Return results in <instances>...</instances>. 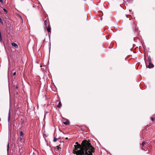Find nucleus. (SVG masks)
<instances>
[{
  "label": "nucleus",
  "mask_w": 155,
  "mask_h": 155,
  "mask_svg": "<svg viewBox=\"0 0 155 155\" xmlns=\"http://www.w3.org/2000/svg\"><path fill=\"white\" fill-rule=\"evenodd\" d=\"M46 28L47 30V31L48 32H50L51 31V29L49 27V26H46Z\"/></svg>",
  "instance_id": "423d86ee"
},
{
  "label": "nucleus",
  "mask_w": 155,
  "mask_h": 155,
  "mask_svg": "<svg viewBox=\"0 0 155 155\" xmlns=\"http://www.w3.org/2000/svg\"><path fill=\"white\" fill-rule=\"evenodd\" d=\"M151 119L153 121H155V115H154L153 117H151Z\"/></svg>",
  "instance_id": "f8f14e48"
},
{
  "label": "nucleus",
  "mask_w": 155,
  "mask_h": 155,
  "mask_svg": "<svg viewBox=\"0 0 155 155\" xmlns=\"http://www.w3.org/2000/svg\"><path fill=\"white\" fill-rule=\"evenodd\" d=\"M0 2H2V3L3 2V0H0Z\"/></svg>",
  "instance_id": "aec40b11"
},
{
  "label": "nucleus",
  "mask_w": 155,
  "mask_h": 155,
  "mask_svg": "<svg viewBox=\"0 0 155 155\" xmlns=\"http://www.w3.org/2000/svg\"><path fill=\"white\" fill-rule=\"evenodd\" d=\"M45 25H46V26H49L48 25V21L47 20H45Z\"/></svg>",
  "instance_id": "ddd939ff"
},
{
  "label": "nucleus",
  "mask_w": 155,
  "mask_h": 155,
  "mask_svg": "<svg viewBox=\"0 0 155 155\" xmlns=\"http://www.w3.org/2000/svg\"><path fill=\"white\" fill-rule=\"evenodd\" d=\"M57 138H55L54 137V138L53 141L54 142H56L57 141Z\"/></svg>",
  "instance_id": "2eb2a0df"
},
{
  "label": "nucleus",
  "mask_w": 155,
  "mask_h": 155,
  "mask_svg": "<svg viewBox=\"0 0 155 155\" xmlns=\"http://www.w3.org/2000/svg\"><path fill=\"white\" fill-rule=\"evenodd\" d=\"M66 139H68V138H66Z\"/></svg>",
  "instance_id": "b1692460"
},
{
  "label": "nucleus",
  "mask_w": 155,
  "mask_h": 155,
  "mask_svg": "<svg viewBox=\"0 0 155 155\" xmlns=\"http://www.w3.org/2000/svg\"><path fill=\"white\" fill-rule=\"evenodd\" d=\"M3 10H4V11L6 12V13H7L8 12V11L6 9H5V8H3Z\"/></svg>",
  "instance_id": "dca6fc26"
},
{
  "label": "nucleus",
  "mask_w": 155,
  "mask_h": 155,
  "mask_svg": "<svg viewBox=\"0 0 155 155\" xmlns=\"http://www.w3.org/2000/svg\"><path fill=\"white\" fill-rule=\"evenodd\" d=\"M16 72H14L13 74V76H15L16 75Z\"/></svg>",
  "instance_id": "f3484780"
},
{
  "label": "nucleus",
  "mask_w": 155,
  "mask_h": 155,
  "mask_svg": "<svg viewBox=\"0 0 155 155\" xmlns=\"http://www.w3.org/2000/svg\"><path fill=\"white\" fill-rule=\"evenodd\" d=\"M20 135L21 137H23L24 136V134L22 131H21L20 133Z\"/></svg>",
  "instance_id": "9d476101"
},
{
  "label": "nucleus",
  "mask_w": 155,
  "mask_h": 155,
  "mask_svg": "<svg viewBox=\"0 0 155 155\" xmlns=\"http://www.w3.org/2000/svg\"><path fill=\"white\" fill-rule=\"evenodd\" d=\"M10 119H11V110H10V109L9 112H8V122H9Z\"/></svg>",
  "instance_id": "7ed1b4c3"
},
{
  "label": "nucleus",
  "mask_w": 155,
  "mask_h": 155,
  "mask_svg": "<svg viewBox=\"0 0 155 155\" xmlns=\"http://www.w3.org/2000/svg\"><path fill=\"white\" fill-rule=\"evenodd\" d=\"M149 65H148V68H152L154 67L152 63V62L150 63L148 62Z\"/></svg>",
  "instance_id": "20e7f679"
},
{
  "label": "nucleus",
  "mask_w": 155,
  "mask_h": 155,
  "mask_svg": "<svg viewBox=\"0 0 155 155\" xmlns=\"http://www.w3.org/2000/svg\"><path fill=\"white\" fill-rule=\"evenodd\" d=\"M9 150V143H8L7 145V155L8 154V151Z\"/></svg>",
  "instance_id": "0eeeda50"
},
{
  "label": "nucleus",
  "mask_w": 155,
  "mask_h": 155,
  "mask_svg": "<svg viewBox=\"0 0 155 155\" xmlns=\"http://www.w3.org/2000/svg\"><path fill=\"white\" fill-rule=\"evenodd\" d=\"M21 124H23L24 123V120L22 119H21Z\"/></svg>",
  "instance_id": "4468645a"
},
{
  "label": "nucleus",
  "mask_w": 155,
  "mask_h": 155,
  "mask_svg": "<svg viewBox=\"0 0 155 155\" xmlns=\"http://www.w3.org/2000/svg\"><path fill=\"white\" fill-rule=\"evenodd\" d=\"M146 66H147V63H146Z\"/></svg>",
  "instance_id": "5701e85b"
},
{
  "label": "nucleus",
  "mask_w": 155,
  "mask_h": 155,
  "mask_svg": "<svg viewBox=\"0 0 155 155\" xmlns=\"http://www.w3.org/2000/svg\"><path fill=\"white\" fill-rule=\"evenodd\" d=\"M62 105L61 103L60 102H59L58 104L57 105V107L58 108H60Z\"/></svg>",
  "instance_id": "1a4fd4ad"
},
{
  "label": "nucleus",
  "mask_w": 155,
  "mask_h": 155,
  "mask_svg": "<svg viewBox=\"0 0 155 155\" xmlns=\"http://www.w3.org/2000/svg\"><path fill=\"white\" fill-rule=\"evenodd\" d=\"M22 137H20V140H22Z\"/></svg>",
  "instance_id": "a211bd4d"
},
{
  "label": "nucleus",
  "mask_w": 155,
  "mask_h": 155,
  "mask_svg": "<svg viewBox=\"0 0 155 155\" xmlns=\"http://www.w3.org/2000/svg\"><path fill=\"white\" fill-rule=\"evenodd\" d=\"M73 148L74 154L76 155H93L94 148L86 140L83 141L81 145L78 142H76Z\"/></svg>",
  "instance_id": "f257e3e1"
},
{
  "label": "nucleus",
  "mask_w": 155,
  "mask_h": 155,
  "mask_svg": "<svg viewBox=\"0 0 155 155\" xmlns=\"http://www.w3.org/2000/svg\"><path fill=\"white\" fill-rule=\"evenodd\" d=\"M129 10L130 12L131 11H132L131 10H130V9Z\"/></svg>",
  "instance_id": "4be33fe9"
},
{
  "label": "nucleus",
  "mask_w": 155,
  "mask_h": 155,
  "mask_svg": "<svg viewBox=\"0 0 155 155\" xmlns=\"http://www.w3.org/2000/svg\"><path fill=\"white\" fill-rule=\"evenodd\" d=\"M17 87H16V88H17Z\"/></svg>",
  "instance_id": "393cba45"
},
{
  "label": "nucleus",
  "mask_w": 155,
  "mask_h": 155,
  "mask_svg": "<svg viewBox=\"0 0 155 155\" xmlns=\"http://www.w3.org/2000/svg\"><path fill=\"white\" fill-rule=\"evenodd\" d=\"M148 61L147 62H149L150 63L151 62V57L150 56H149L148 57Z\"/></svg>",
  "instance_id": "6e6552de"
},
{
  "label": "nucleus",
  "mask_w": 155,
  "mask_h": 155,
  "mask_svg": "<svg viewBox=\"0 0 155 155\" xmlns=\"http://www.w3.org/2000/svg\"><path fill=\"white\" fill-rule=\"evenodd\" d=\"M11 45L13 47H14L15 48H17L18 47V45L15 43H12Z\"/></svg>",
  "instance_id": "39448f33"
},
{
  "label": "nucleus",
  "mask_w": 155,
  "mask_h": 155,
  "mask_svg": "<svg viewBox=\"0 0 155 155\" xmlns=\"http://www.w3.org/2000/svg\"><path fill=\"white\" fill-rule=\"evenodd\" d=\"M64 124L67 125L69 124V122L68 121H66L65 122H64Z\"/></svg>",
  "instance_id": "9b49d317"
},
{
  "label": "nucleus",
  "mask_w": 155,
  "mask_h": 155,
  "mask_svg": "<svg viewBox=\"0 0 155 155\" xmlns=\"http://www.w3.org/2000/svg\"><path fill=\"white\" fill-rule=\"evenodd\" d=\"M57 147H58L57 149H58V150H59V148H60L58 146H57Z\"/></svg>",
  "instance_id": "6ab92c4d"
},
{
  "label": "nucleus",
  "mask_w": 155,
  "mask_h": 155,
  "mask_svg": "<svg viewBox=\"0 0 155 155\" xmlns=\"http://www.w3.org/2000/svg\"><path fill=\"white\" fill-rule=\"evenodd\" d=\"M20 18H21V19L22 21H23V19H22V18H21V16H20Z\"/></svg>",
  "instance_id": "412c9836"
},
{
  "label": "nucleus",
  "mask_w": 155,
  "mask_h": 155,
  "mask_svg": "<svg viewBox=\"0 0 155 155\" xmlns=\"http://www.w3.org/2000/svg\"><path fill=\"white\" fill-rule=\"evenodd\" d=\"M148 145L145 142H143L142 143V148L144 150H147Z\"/></svg>",
  "instance_id": "f03ea898"
}]
</instances>
